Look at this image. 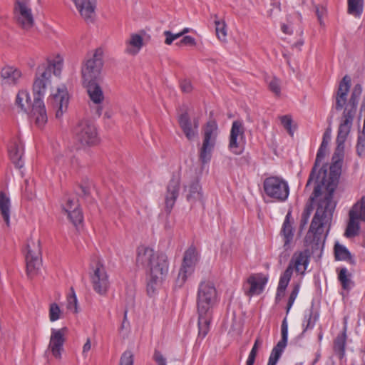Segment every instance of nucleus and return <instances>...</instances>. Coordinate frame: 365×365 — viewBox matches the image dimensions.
Returning <instances> with one entry per match:
<instances>
[{"label":"nucleus","mask_w":365,"mask_h":365,"mask_svg":"<svg viewBox=\"0 0 365 365\" xmlns=\"http://www.w3.org/2000/svg\"><path fill=\"white\" fill-rule=\"evenodd\" d=\"M340 177L339 163L330 166L329 180H326V170L319 171L312 194L309 197V205H307L302 216V223H307L313 210V203L317 200L316 212L312 220L305 242L311 246L313 252L322 250L328 235L333 214L336 206L334 193L338 186Z\"/></svg>","instance_id":"1"},{"label":"nucleus","mask_w":365,"mask_h":365,"mask_svg":"<svg viewBox=\"0 0 365 365\" xmlns=\"http://www.w3.org/2000/svg\"><path fill=\"white\" fill-rule=\"evenodd\" d=\"M362 93V86L357 83L353 88L350 98L344 107L341 123L339 126L336 137V148L332 157V166L339 163L340 172L341 171V160L344 155V143L349 135L353 125V121L356 113L359 100Z\"/></svg>","instance_id":"2"},{"label":"nucleus","mask_w":365,"mask_h":365,"mask_svg":"<svg viewBox=\"0 0 365 365\" xmlns=\"http://www.w3.org/2000/svg\"><path fill=\"white\" fill-rule=\"evenodd\" d=\"M136 262L138 266L149 269L151 279L148 284V292H154L153 284L162 282L168 273L167 255L163 252L155 253L148 247L140 246L137 250Z\"/></svg>","instance_id":"3"},{"label":"nucleus","mask_w":365,"mask_h":365,"mask_svg":"<svg viewBox=\"0 0 365 365\" xmlns=\"http://www.w3.org/2000/svg\"><path fill=\"white\" fill-rule=\"evenodd\" d=\"M217 301V290L210 281H202L198 287L197 307L199 336L204 338L210 330L212 307Z\"/></svg>","instance_id":"4"},{"label":"nucleus","mask_w":365,"mask_h":365,"mask_svg":"<svg viewBox=\"0 0 365 365\" xmlns=\"http://www.w3.org/2000/svg\"><path fill=\"white\" fill-rule=\"evenodd\" d=\"M51 68L37 71L36 78L33 85L34 102L32 109L29 113L31 120L34 121L36 125L40 128H43L47 123L48 117L46 107L43 101L45 96L46 87L50 83Z\"/></svg>","instance_id":"5"},{"label":"nucleus","mask_w":365,"mask_h":365,"mask_svg":"<svg viewBox=\"0 0 365 365\" xmlns=\"http://www.w3.org/2000/svg\"><path fill=\"white\" fill-rule=\"evenodd\" d=\"M217 135L218 126L216 121L210 120L203 129V140L199 152V160L202 164L204 165L210 161Z\"/></svg>","instance_id":"6"},{"label":"nucleus","mask_w":365,"mask_h":365,"mask_svg":"<svg viewBox=\"0 0 365 365\" xmlns=\"http://www.w3.org/2000/svg\"><path fill=\"white\" fill-rule=\"evenodd\" d=\"M25 259L27 274L29 277H33L38 273L42 264L41 247L39 239L31 238L28 240Z\"/></svg>","instance_id":"7"},{"label":"nucleus","mask_w":365,"mask_h":365,"mask_svg":"<svg viewBox=\"0 0 365 365\" xmlns=\"http://www.w3.org/2000/svg\"><path fill=\"white\" fill-rule=\"evenodd\" d=\"M263 188L265 194L279 202L285 201L289 194L288 182L277 176H271L264 179Z\"/></svg>","instance_id":"8"},{"label":"nucleus","mask_w":365,"mask_h":365,"mask_svg":"<svg viewBox=\"0 0 365 365\" xmlns=\"http://www.w3.org/2000/svg\"><path fill=\"white\" fill-rule=\"evenodd\" d=\"M103 55L102 49L97 48L93 56L86 61L81 69L83 83L101 80V71L103 66Z\"/></svg>","instance_id":"9"},{"label":"nucleus","mask_w":365,"mask_h":365,"mask_svg":"<svg viewBox=\"0 0 365 365\" xmlns=\"http://www.w3.org/2000/svg\"><path fill=\"white\" fill-rule=\"evenodd\" d=\"M359 220L365 222V196H363L349 210V221L344 232L346 237L351 238L359 235Z\"/></svg>","instance_id":"10"},{"label":"nucleus","mask_w":365,"mask_h":365,"mask_svg":"<svg viewBox=\"0 0 365 365\" xmlns=\"http://www.w3.org/2000/svg\"><path fill=\"white\" fill-rule=\"evenodd\" d=\"M91 269L92 272L90 274V279L93 290L100 295H106L110 282L105 266L98 259L93 262Z\"/></svg>","instance_id":"11"},{"label":"nucleus","mask_w":365,"mask_h":365,"mask_svg":"<svg viewBox=\"0 0 365 365\" xmlns=\"http://www.w3.org/2000/svg\"><path fill=\"white\" fill-rule=\"evenodd\" d=\"M73 135L76 141L81 146L93 145L98 143L97 130L93 124L88 120L80 121L74 128Z\"/></svg>","instance_id":"12"},{"label":"nucleus","mask_w":365,"mask_h":365,"mask_svg":"<svg viewBox=\"0 0 365 365\" xmlns=\"http://www.w3.org/2000/svg\"><path fill=\"white\" fill-rule=\"evenodd\" d=\"M198 261V254L194 247H190L185 252L182 264L176 279V285L181 287L188 276L194 272L195 264Z\"/></svg>","instance_id":"13"},{"label":"nucleus","mask_w":365,"mask_h":365,"mask_svg":"<svg viewBox=\"0 0 365 365\" xmlns=\"http://www.w3.org/2000/svg\"><path fill=\"white\" fill-rule=\"evenodd\" d=\"M14 17L17 24L24 29H29L34 26V19L31 9L26 1H16Z\"/></svg>","instance_id":"14"},{"label":"nucleus","mask_w":365,"mask_h":365,"mask_svg":"<svg viewBox=\"0 0 365 365\" xmlns=\"http://www.w3.org/2000/svg\"><path fill=\"white\" fill-rule=\"evenodd\" d=\"M52 107L56 110V118H61L67 111L68 106V93L66 86L62 85L57 88L48 99Z\"/></svg>","instance_id":"15"},{"label":"nucleus","mask_w":365,"mask_h":365,"mask_svg":"<svg viewBox=\"0 0 365 365\" xmlns=\"http://www.w3.org/2000/svg\"><path fill=\"white\" fill-rule=\"evenodd\" d=\"M245 129L242 123L235 120L232 125L229 140V149L232 153L240 155L242 153Z\"/></svg>","instance_id":"16"},{"label":"nucleus","mask_w":365,"mask_h":365,"mask_svg":"<svg viewBox=\"0 0 365 365\" xmlns=\"http://www.w3.org/2000/svg\"><path fill=\"white\" fill-rule=\"evenodd\" d=\"M179 125L188 140H193L198 135L199 120L194 118L191 120L187 110L178 116Z\"/></svg>","instance_id":"17"},{"label":"nucleus","mask_w":365,"mask_h":365,"mask_svg":"<svg viewBox=\"0 0 365 365\" xmlns=\"http://www.w3.org/2000/svg\"><path fill=\"white\" fill-rule=\"evenodd\" d=\"M66 331V327H63L60 329H51L48 349L51 351L52 354L56 359H60L61 356V351L63 349V346L65 342L64 335Z\"/></svg>","instance_id":"18"},{"label":"nucleus","mask_w":365,"mask_h":365,"mask_svg":"<svg viewBox=\"0 0 365 365\" xmlns=\"http://www.w3.org/2000/svg\"><path fill=\"white\" fill-rule=\"evenodd\" d=\"M63 210L67 213L68 217L75 226L83 222V216L78 200L68 197L66 202L63 205Z\"/></svg>","instance_id":"19"},{"label":"nucleus","mask_w":365,"mask_h":365,"mask_svg":"<svg viewBox=\"0 0 365 365\" xmlns=\"http://www.w3.org/2000/svg\"><path fill=\"white\" fill-rule=\"evenodd\" d=\"M81 16L88 24L93 23L96 16V5L91 0H71Z\"/></svg>","instance_id":"20"},{"label":"nucleus","mask_w":365,"mask_h":365,"mask_svg":"<svg viewBox=\"0 0 365 365\" xmlns=\"http://www.w3.org/2000/svg\"><path fill=\"white\" fill-rule=\"evenodd\" d=\"M21 76V71L19 68L6 65L0 71L1 83L2 86H16L19 83Z\"/></svg>","instance_id":"21"},{"label":"nucleus","mask_w":365,"mask_h":365,"mask_svg":"<svg viewBox=\"0 0 365 365\" xmlns=\"http://www.w3.org/2000/svg\"><path fill=\"white\" fill-rule=\"evenodd\" d=\"M180 178L173 177L167 186V192L165 194V209L168 213L171 212L175 201L179 195L180 190Z\"/></svg>","instance_id":"22"},{"label":"nucleus","mask_w":365,"mask_h":365,"mask_svg":"<svg viewBox=\"0 0 365 365\" xmlns=\"http://www.w3.org/2000/svg\"><path fill=\"white\" fill-rule=\"evenodd\" d=\"M267 281L268 278L261 273L252 274L247 280V284L250 287L246 291V294L249 296L260 294Z\"/></svg>","instance_id":"23"},{"label":"nucleus","mask_w":365,"mask_h":365,"mask_svg":"<svg viewBox=\"0 0 365 365\" xmlns=\"http://www.w3.org/2000/svg\"><path fill=\"white\" fill-rule=\"evenodd\" d=\"M351 86V78L349 76L343 77L340 81L338 90L336 94L335 108L336 110H341L346 106L347 95Z\"/></svg>","instance_id":"24"},{"label":"nucleus","mask_w":365,"mask_h":365,"mask_svg":"<svg viewBox=\"0 0 365 365\" xmlns=\"http://www.w3.org/2000/svg\"><path fill=\"white\" fill-rule=\"evenodd\" d=\"M328 147H323L322 145H320V147L317 151L316 160L314 164V166L311 170V173L309 174L307 182L306 184V189H307L309 185H311L312 182L314 181V184H316V178L317 175L319 174V171L324 169L326 170V180H329L330 173L329 174V176L327 178V170L326 168V166H323L320 169H319V166L322 160L324 159V158L326 155L327 150Z\"/></svg>","instance_id":"25"},{"label":"nucleus","mask_w":365,"mask_h":365,"mask_svg":"<svg viewBox=\"0 0 365 365\" xmlns=\"http://www.w3.org/2000/svg\"><path fill=\"white\" fill-rule=\"evenodd\" d=\"M309 255L307 250L304 252H296L293 255L292 259L288 265V267H291L292 272H293V269H294L296 272L304 274L307 266L309 264Z\"/></svg>","instance_id":"26"},{"label":"nucleus","mask_w":365,"mask_h":365,"mask_svg":"<svg viewBox=\"0 0 365 365\" xmlns=\"http://www.w3.org/2000/svg\"><path fill=\"white\" fill-rule=\"evenodd\" d=\"M8 151L13 163L17 168H21L23 166L21 158L24 153V146L21 140L19 138L13 139L9 146Z\"/></svg>","instance_id":"27"},{"label":"nucleus","mask_w":365,"mask_h":365,"mask_svg":"<svg viewBox=\"0 0 365 365\" xmlns=\"http://www.w3.org/2000/svg\"><path fill=\"white\" fill-rule=\"evenodd\" d=\"M100 81L84 82L91 100L96 104H99L104 100V95L99 84Z\"/></svg>","instance_id":"28"},{"label":"nucleus","mask_w":365,"mask_h":365,"mask_svg":"<svg viewBox=\"0 0 365 365\" xmlns=\"http://www.w3.org/2000/svg\"><path fill=\"white\" fill-rule=\"evenodd\" d=\"M346 339V327H344L343 331L336 336L333 342L334 352L340 360L345 356Z\"/></svg>","instance_id":"29"},{"label":"nucleus","mask_w":365,"mask_h":365,"mask_svg":"<svg viewBox=\"0 0 365 365\" xmlns=\"http://www.w3.org/2000/svg\"><path fill=\"white\" fill-rule=\"evenodd\" d=\"M143 44V37L136 34L130 35V39L126 42L125 52L130 55H136Z\"/></svg>","instance_id":"30"},{"label":"nucleus","mask_w":365,"mask_h":365,"mask_svg":"<svg viewBox=\"0 0 365 365\" xmlns=\"http://www.w3.org/2000/svg\"><path fill=\"white\" fill-rule=\"evenodd\" d=\"M10 208L9 197L3 191H0V212L7 226H9L10 224Z\"/></svg>","instance_id":"31"},{"label":"nucleus","mask_w":365,"mask_h":365,"mask_svg":"<svg viewBox=\"0 0 365 365\" xmlns=\"http://www.w3.org/2000/svg\"><path fill=\"white\" fill-rule=\"evenodd\" d=\"M289 215L290 213L288 212L286 215L281 230V234L284 238V247H285V250L289 248V242L292 240L294 236L293 228L289 220Z\"/></svg>","instance_id":"32"},{"label":"nucleus","mask_w":365,"mask_h":365,"mask_svg":"<svg viewBox=\"0 0 365 365\" xmlns=\"http://www.w3.org/2000/svg\"><path fill=\"white\" fill-rule=\"evenodd\" d=\"M334 257L336 260L347 261L351 264H355V260L350 252L344 245L336 242L334 245Z\"/></svg>","instance_id":"33"},{"label":"nucleus","mask_w":365,"mask_h":365,"mask_svg":"<svg viewBox=\"0 0 365 365\" xmlns=\"http://www.w3.org/2000/svg\"><path fill=\"white\" fill-rule=\"evenodd\" d=\"M16 105L24 112L26 113L28 108H32V103L29 92L26 90H21L16 95Z\"/></svg>","instance_id":"34"},{"label":"nucleus","mask_w":365,"mask_h":365,"mask_svg":"<svg viewBox=\"0 0 365 365\" xmlns=\"http://www.w3.org/2000/svg\"><path fill=\"white\" fill-rule=\"evenodd\" d=\"M187 201L194 203L197 201H202V188L197 180L193 181L189 187V193L187 195Z\"/></svg>","instance_id":"35"},{"label":"nucleus","mask_w":365,"mask_h":365,"mask_svg":"<svg viewBox=\"0 0 365 365\" xmlns=\"http://www.w3.org/2000/svg\"><path fill=\"white\" fill-rule=\"evenodd\" d=\"M364 9V0H347V13L360 17Z\"/></svg>","instance_id":"36"},{"label":"nucleus","mask_w":365,"mask_h":365,"mask_svg":"<svg viewBox=\"0 0 365 365\" xmlns=\"http://www.w3.org/2000/svg\"><path fill=\"white\" fill-rule=\"evenodd\" d=\"M338 279L340 282L344 290L349 292L354 285V282L351 279V274L348 273L346 267L339 270Z\"/></svg>","instance_id":"37"},{"label":"nucleus","mask_w":365,"mask_h":365,"mask_svg":"<svg viewBox=\"0 0 365 365\" xmlns=\"http://www.w3.org/2000/svg\"><path fill=\"white\" fill-rule=\"evenodd\" d=\"M318 316L314 314L313 307H311L306 312L302 323L304 327L302 333H304L308 329H312L316 324Z\"/></svg>","instance_id":"38"},{"label":"nucleus","mask_w":365,"mask_h":365,"mask_svg":"<svg viewBox=\"0 0 365 365\" xmlns=\"http://www.w3.org/2000/svg\"><path fill=\"white\" fill-rule=\"evenodd\" d=\"M62 60L58 59L56 61H53V62H48L46 64H42L38 67V72L40 73L41 71H44L45 69H49L51 68V72L53 71V74L55 76H59L62 68Z\"/></svg>","instance_id":"39"},{"label":"nucleus","mask_w":365,"mask_h":365,"mask_svg":"<svg viewBox=\"0 0 365 365\" xmlns=\"http://www.w3.org/2000/svg\"><path fill=\"white\" fill-rule=\"evenodd\" d=\"M215 31L217 38L224 41L226 39L227 36V28L226 24L224 21H220L217 19V16H215Z\"/></svg>","instance_id":"40"},{"label":"nucleus","mask_w":365,"mask_h":365,"mask_svg":"<svg viewBox=\"0 0 365 365\" xmlns=\"http://www.w3.org/2000/svg\"><path fill=\"white\" fill-rule=\"evenodd\" d=\"M292 273L293 272H292L291 267H287L285 271L283 272V274L280 276L277 287L279 288L281 290H286L289 284V282L291 279Z\"/></svg>","instance_id":"41"},{"label":"nucleus","mask_w":365,"mask_h":365,"mask_svg":"<svg viewBox=\"0 0 365 365\" xmlns=\"http://www.w3.org/2000/svg\"><path fill=\"white\" fill-rule=\"evenodd\" d=\"M71 294L67 297V309L73 313L78 312V300L73 287L71 288Z\"/></svg>","instance_id":"42"},{"label":"nucleus","mask_w":365,"mask_h":365,"mask_svg":"<svg viewBox=\"0 0 365 365\" xmlns=\"http://www.w3.org/2000/svg\"><path fill=\"white\" fill-rule=\"evenodd\" d=\"M61 311L56 303H52L49 307V319L51 322H56L61 318Z\"/></svg>","instance_id":"43"},{"label":"nucleus","mask_w":365,"mask_h":365,"mask_svg":"<svg viewBox=\"0 0 365 365\" xmlns=\"http://www.w3.org/2000/svg\"><path fill=\"white\" fill-rule=\"evenodd\" d=\"M299 289H300V284H296L294 285L293 287V289L292 290V292L289 295V299H288V302H287V310H286V313L287 314L289 313L290 309L292 308L298 294H299Z\"/></svg>","instance_id":"44"},{"label":"nucleus","mask_w":365,"mask_h":365,"mask_svg":"<svg viewBox=\"0 0 365 365\" xmlns=\"http://www.w3.org/2000/svg\"><path fill=\"white\" fill-rule=\"evenodd\" d=\"M299 289H300V284H296L294 285L293 287V289L292 290V292L289 295V299H288V302H287V310H286V313L287 314L289 313L290 309L292 308L298 294H299Z\"/></svg>","instance_id":"45"},{"label":"nucleus","mask_w":365,"mask_h":365,"mask_svg":"<svg viewBox=\"0 0 365 365\" xmlns=\"http://www.w3.org/2000/svg\"><path fill=\"white\" fill-rule=\"evenodd\" d=\"M134 357L131 351H124L120 359L119 365H133Z\"/></svg>","instance_id":"46"},{"label":"nucleus","mask_w":365,"mask_h":365,"mask_svg":"<svg viewBox=\"0 0 365 365\" xmlns=\"http://www.w3.org/2000/svg\"><path fill=\"white\" fill-rule=\"evenodd\" d=\"M287 342H282V341H279L277 345L272 349L271 352V356L273 357H275L278 359H279L284 349H285L287 346Z\"/></svg>","instance_id":"47"},{"label":"nucleus","mask_w":365,"mask_h":365,"mask_svg":"<svg viewBox=\"0 0 365 365\" xmlns=\"http://www.w3.org/2000/svg\"><path fill=\"white\" fill-rule=\"evenodd\" d=\"M269 90L276 96L281 93L280 81L277 78H272L268 83Z\"/></svg>","instance_id":"48"},{"label":"nucleus","mask_w":365,"mask_h":365,"mask_svg":"<svg viewBox=\"0 0 365 365\" xmlns=\"http://www.w3.org/2000/svg\"><path fill=\"white\" fill-rule=\"evenodd\" d=\"M262 345V340L258 337L255 341V344L251 349V351L249 354L248 359L255 361V358L257 354L258 349L261 347Z\"/></svg>","instance_id":"49"},{"label":"nucleus","mask_w":365,"mask_h":365,"mask_svg":"<svg viewBox=\"0 0 365 365\" xmlns=\"http://www.w3.org/2000/svg\"><path fill=\"white\" fill-rule=\"evenodd\" d=\"M281 123L288 133L292 135L293 131L292 130V119L289 115H283L280 118Z\"/></svg>","instance_id":"50"},{"label":"nucleus","mask_w":365,"mask_h":365,"mask_svg":"<svg viewBox=\"0 0 365 365\" xmlns=\"http://www.w3.org/2000/svg\"><path fill=\"white\" fill-rule=\"evenodd\" d=\"M356 153L359 156H361L365 152V135H359L357 144H356Z\"/></svg>","instance_id":"51"},{"label":"nucleus","mask_w":365,"mask_h":365,"mask_svg":"<svg viewBox=\"0 0 365 365\" xmlns=\"http://www.w3.org/2000/svg\"><path fill=\"white\" fill-rule=\"evenodd\" d=\"M153 359L158 365H167L166 359L162 353L158 350H155Z\"/></svg>","instance_id":"52"},{"label":"nucleus","mask_w":365,"mask_h":365,"mask_svg":"<svg viewBox=\"0 0 365 365\" xmlns=\"http://www.w3.org/2000/svg\"><path fill=\"white\" fill-rule=\"evenodd\" d=\"M281 334H282V339L280 341H282L283 343L287 342L288 339V325L287 322V318L285 317L282 323L281 327Z\"/></svg>","instance_id":"53"},{"label":"nucleus","mask_w":365,"mask_h":365,"mask_svg":"<svg viewBox=\"0 0 365 365\" xmlns=\"http://www.w3.org/2000/svg\"><path fill=\"white\" fill-rule=\"evenodd\" d=\"M331 130L330 128H327L324 133L323 138L321 145H322L323 147H328L329 143L331 140Z\"/></svg>","instance_id":"54"},{"label":"nucleus","mask_w":365,"mask_h":365,"mask_svg":"<svg viewBox=\"0 0 365 365\" xmlns=\"http://www.w3.org/2000/svg\"><path fill=\"white\" fill-rule=\"evenodd\" d=\"M180 88L184 93H190L192 90L190 81L184 80L180 83Z\"/></svg>","instance_id":"55"},{"label":"nucleus","mask_w":365,"mask_h":365,"mask_svg":"<svg viewBox=\"0 0 365 365\" xmlns=\"http://www.w3.org/2000/svg\"><path fill=\"white\" fill-rule=\"evenodd\" d=\"M180 44H185V45H195V39L190 36H184L180 42Z\"/></svg>","instance_id":"56"},{"label":"nucleus","mask_w":365,"mask_h":365,"mask_svg":"<svg viewBox=\"0 0 365 365\" xmlns=\"http://www.w3.org/2000/svg\"><path fill=\"white\" fill-rule=\"evenodd\" d=\"M163 34L164 36H165V44L170 45L173 42V41H175L173 36V33L170 31H165Z\"/></svg>","instance_id":"57"},{"label":"nucleus","mask_w":365,"mask_h":365,"mask_svg":"<svg viewBox=\"0 0 365 365\" xmlns=\"http://www.w3.org/2000/svg\"><path fill=\"white\" fill-rule=\"evenodd\" d=\"M324 12H325V9L324 7H322H322H319V6L316 7V14L318 17V19H319L321 25H322L324 24L323 21H322V16H323V14Z\"/></svg>","instance_id":"58"},{"label":"nucleus","mask_w":365,"mask_h":365,"mask_svg":"<svg viewBox=\"0 0 365 365\" xmlns=\"http://www.w3.org/2000/svg\"><path fill=\"white\" fill-rule=\"evenodd\" d=\"M91 339L89 338L87 339L86 342L84 344L83 346V351L82 354L84 356H86L87 353L91 350Z\"/></svg>","instance_id":"59"},{"label":"nucleus","mask_w":365,"mask_h":365,"mask_svg":"<svg viewBox=\"0 0 365 365\" xmlns=\"http://www.w3.org/2000/svg\"><path fill=\"white\" fill-rule=\"evenodd\" d=\"M285 294V289L281 290L279 288L277 287V293H276V297L275 300L277 302H279L281 299L284 296Z\"/></svg>","instance_id":"60"},{"label":"nucleus","mask_w":365,"mask_h":365,"mask_svg":"<svg viewBox=\"0 0 365 365\" xmlns=\"http://www.w3.org/2000/svg\"><path fill=\"white\" fill-rule=\"evenodd\" d=\"M278 360V359L273 357L272 356L270 355L269 357L267 365H276Z\"/></svg>","instance_id":"61"},{"label":"nucleus","mask_w":365,"mask_h":365,"mask_svg":"<svg viewBox=\"0 0 365 365\" xmlns=\"http://www.w3.org/2000/svg\"><path fill=\"white\" fill-rule=\"evenodd\" d=\"M282 31L287 34H290L292 33V30L290 29L289 26L286 24H283L282 26Z\"/></svg>","instance_id":"62"},{"label":"nucleus","mask_w":365,"mask_h":365,"mask_svg":"<svg viewBox=\"0 0 365 365\" xmlns=\"http://www.w3.org/2000/svg\"><path fill=\"white\" fill-rule=\"evenodd\" d=\"M80 189L81 190V194H82L84 196L88 195V190L86 187L81 185Z\"/></svg>","instance_id":"63"},{"label":"nucleus","mask_w":365,"mask_h":365,"mask_svg":"<svg viewBox=\"0 0 365 365\" xmlns=\"http://www.w3.org/2000/svg\"><path fill=\"white\" fill-rule=\"evenodd\" d=\"M127 314H128V311L125 310L124 312V318H123V323H122V328L124 327L125 322L127 321Z\"/></svg>","instance_id":"64"}]
</instances>
